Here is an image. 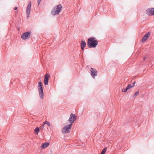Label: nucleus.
I'll return each mask as SVG.
<instances>
[{
	"mask_svg": "<svg viewBox=\"0 0 154 154\" xmlns=\"http://www.w3.org/2000/svg\"><path fill=\"white\" fill-rule=\"evenodd\" d=\"M98 44V41L94 37H90L88 40L87 45L89 48H95Z\"/></svg>",
	"mask_w": 154,
	"mask_h": 154,
	"instance_id": "f257e3e1",
	"label": "nucleus"
},
{
	"mask_svg": "<svg viewBox=\"0 0 154 154\" xmlns=\"http://www.w3.org/2000/svg\"><path fill=\"white\" fill-rule=\"evenodd\" d=\"M62 8V6L60 4L55 6L51 11V14L53 15L58 14L61 11Z\"/></svg>",
	"mask_w": 154,
	"mask_h": 154,
	"instance_id": "f03ea898",
	"label": "nucleus"
},
{
	"mask_svg": "<svg viewBox=\"0 0 154 154\" xmlns=\"http://www.w3.org/2000/svg\"><path fill=\"white\" fill-rule=\"evenodd\" d=\"M38 89L39 97L41 99H42L44 98V94L42 83L41 82H39L38 83Z\"/></svg>",
	"mask_w": 154,
	"mask_h": 154,
	"instance_id": "7ed1b4c3",
	"label": "nucleus"
},
{
	"mask_svg": "<svg viewBox=\"0 0 154 154\" xmlns=\"http://www.w3.org/2000/svg\"><path fill=\"white\" fill-rule=\"evenodd\" d=\"M72 125V124H69L63 127L62 129L61 132L63 134H65L70 133Z\"/></svg>",
	"mask_w": 154,
	"mask_h": 154,
	"instance_id": "20e7f679",
	"label": "nucleus"
},
{
	"mask_svg": "<svg viewBox=\"0 0 154 154\" xmlns=\"http://www.w3.org/2000/svg\"><path fill=\"white\" fill-rule=\"evenodd\" d=\"M76 118L77 117L75 115L71 113L70 114L69 118L68 120V122L70 124H72L76 120Z\"/></svg>",
	"mask_w": 154,
	"mask_h": 154,
	"instance_id": "39448f33",
	"label": "nucleus"
},
{
	"mask_svg": "<svg viewBox=\"0 0 154 154\" xmlns=\"http://www.w3.org/2000/svg\"><path fill=\"white\" fill-rule=\"evenodd\" d=\"M31 2H29L28 3L27 6L26 8V14L27 18H28L29 16L30 12L31 11Z\"/></svg>",
	"mask_w": 154,
	"mask_h": 154,
	"instance_id": "423d86ee",
	"label": "nucleus"
},
{
	"mask_svg": "<svg viewBox=\"0 0 154 154\" xmlns=\"http://www.w3.org/2000/svg\"><path fill=\"white\" fill-rule=\"evenodd\" d=\"M31 34V32H25L22 35L21 38L23 39H26L30 37Z\"/></svg>",
	"mask_w": 154,
	"mask_h": 154,
	"instance_id": "0eeeda50",
	"label": "nucleus"
},
{
	"mask_svg": "<svg viewBox=\"0 0 154 154\" xmlns=\"http://www.w3.org/2000/svg\"><path fill=\"white\" fill-rule=\"evenodd\" d=\"M91 71V75L92 78L94 79L95 78V76H97V70L94 68H91L90 70Z\"/></svg>",
	"mask_w": 154,
	"mask_h": 154,
	"instance_id": "6e6552de",
	"label": "nucleus"
},
{
	"mask_svg": "<svg viewBox=\"0 0 154 154\" xmlns=\"http://www.w3.org/2000/svg\"><path fill=\"white\" fill-rule=\"evenodd\" d=\"M146 14L148 15H154V8H149L146 11Z\"/></svg>",
	"mask_w": 154,
	"mask_h": 154,
	"instance_id": "1a4fd4ad",
	"label": "nucleus"
},
{
	"mask_svg": "<svg viewBox=\"0 0 154 154\" xmlns=\"http://www.w3.org/2000/svg\"><path fill=\"white\" fill-rule=\"evenodd\" d=\"M50 75L46 73L45 76V79L44 80V84L45 85H47L48 84L49 78Z\"/></svg>",
	"mask_w": 154,
	"mask_h": 154,
	"instance_id": "9d476101",
	"label": "nucleus"
},
{
	"mask_svg": "<svg viewBox=\"0 0 154 154\" xmlns=\"http://www.w3.org/2000/svg\"><path fill=\"white\" fill-rule=\"evenodd\" d=\"M86 43L84 41L82 40L81 41V48L82 50H84V48L86 46Z\"/></svg>",
	"mask_w": 154,
	"mask_h": 154,
	"instance_id": "9b49d317",
	"label": "nucleus"
},
{
	"mask_svg": "<svg viewBox=\"0 0 154 154\" xmlns=\"http://www.w3.org/2000/svg\"><path fill=\"white\" fill-rule=\"evenodd\" d=\"M49 145V143L48 142H46L43 143L41 146V147L43 148H45Z\"/></svg>",
	"mask_w": 154,
	"mask_h": 154,
	"instance_id": "f8f14e48",
	"label": "nucleus"
},
{
	"mask_svg": "<svg viewBox=\"0 0 154 154\" xmlns=\"http://www.w3.org/2000/svg\"><path fill=\"white\" fill-rule=\"evenodd\" d=\"M130 85L128 86V85L126 87V88L123 89L122 90V91L124 92H126L127 91L131 88V86L129 87Z\"/></svg>",
	"mask_w": 154,
	"mask_h": 154,
	"instance_id": "ddd939ff",
	"label": "nucleus"
},
{
	"mask_svg": "<svg viewBox=\"0 0 154 154\" xmlns=\"http://www.w3.org/2000/svg\"><path fill=\"white\" fill-rule=\"evenodd\" d=\"M107 148L106 147H105L103 149L102 151L101 152L100 154H105Z\"/></svg>",
	"mask_w": 154,
	"mask_h": 154,
	"instance_id": "4468645a",
	"label": "nucleus"
},
{
	"mask_svg": "<svg viewBox=\"0 0 154 154\" xmlns=\"http://www.w3.org/2000/svg\"><path fill=\"white\" fill-rule=\"evenodd\" d=\"M148 38L144 36L142 38L141 42H144Z\"/></svg>",
	"mask_w": 154,
	"mask_h": 154,
	"instance_id": "2eb2a0df",
	"label": "nucleus"
},
{
	"mask_svg": "<svg viewBox=\"0 0 154 154\" xmlns=\"http://www.w3.org/2000/svg\"><path fill=\"white\" fill-rule=\"evenodd\" d=\"M35 132L37 134L39 132V129L38 127H36L34 130Z\"/></svg>",
	"mask_w": 154,
	"mask_h": 154,
	"instance_id": "dca6fc26",
	"label": "nucleus"
},
{
	"mask_svg": "<svg viewBox=\"0 0 154 154\" xmlns=\"http://www.w3.org/2000/svg\"><path fill=\"white\" fill-rule=\"evenodd\" d=\"M135 83H136V82L135 81L132 84H129V85H128V86H129V87H130L131 86V88H133L134 86V85L135 84Z\"/></svg>",
	"mask_w": 154,
	"mask_h": 154,
	"instance_id": "f3484780",
	"label": "nucleus"
},
{
	"mask_svg": "<svg viewBox=\"0 0 154 154\" xmlns=\"http://www.w3.org/2000/svg\"><path fill=\"white\" fill-rule=\"evenodd\" d=\"M44 124H47L49 126H50L51 125L50 122L47 121H45Z\"/></svg>",
	"mask_w": 154,
	"mask_h": 154,
	"instance_id": "a211bd4d",
	"label": "nucleus"
},
{
	"mask_svg": "<svg viewBox=\"0 0 154 154\" xmlns=\"http://www.w3.org/2000/svg\"><path fill=\"white\" fill-rule=\"evenodd\" d=\"M150 34V32H148L147 34H146L145 36L146 37H147V38L149 37Z\"/></svg>",
	"mask_w": 154,
	"mask_h": 154,
	"instance_id": "6ab92c4d",
	"label": "nucleus"
},
{
	"mask_svg": "<svg viewBox=\"0 0 154 154\" xmlns=\"http://www.w3.org/2000/svg\"><path fill=\"white\" fill-rule=\"evenodd\" d=\"M139 91H137V92H136L135 94L134 95V97H136L137 96V95L139 94Z\"/></svg>",
	"mask_w": 154,
	"mask_h": 154,
	"instance_id": "aec40b11",
	"label": "nucleus"
},
{
	"mask_svg": "<svg viewBox=\"0 0 154 154\" xmlns=\"http://www.w3.org/2000/svg\"><path fill=\"white\" fill-rule=\"evenodd\" d=\"M41 0H38V5H39L40 3Z\"/></svg>",
	"mask_w": 154,
	"mask_h": 154,
	"instance_id": "412c9836",
	"label": "nucleus"
},
{
	"mask_svg": "<svg viewBox=\"0 0 154 154\" xmlns=\"http://www.w3.org/2000/svg\"><path fill=\"white\" fill-rule=\"evenodd\" d=\"M146 57H144L143 58V60H144V61L146 60Z\"/></svg>",
	"mask_w": 154,
	"mask_h": 154,
	"instance_id": "4be33fe9",
	"label": "nucleus"
},
{
	"mask_svg": "<svg viewBox=\"0 0 154 154\" xmlns=\"http://www.w3.org/2000/svg\"><path fill=\"white\" fill-rule=\"evenodd\" d=\"M17 7H15L14 8V10H16L17 9Z\"/></svg>",
	"mask_w": 154,
	"mask_h": 154,
	"instance_id": "5701e85b",
	"label": "nucleus"
}]
</instances>
